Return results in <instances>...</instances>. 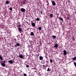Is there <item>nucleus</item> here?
Segmentation results:
<instances>
[{
  "label": "nucleus",
  "mask_w": 76,
  "mask_h": 76,
  "mask_svg": "<svg viewBox=\"0 0 76 76\" xmlns=\"http://www.w3.org/2000/svg\"><path fill=\"white\" fill-rule=\"evenodd\" d=\"M43 67H45L46 68V67H48V65L47 64L46 66H45V65H43Z\"/></svg>",
  "instance_id": "19"
},
{
  "label": "nucleus",
  "mask_w": 76,
  "mask_h": 76,
  "mask_svg": "<svg viewBox=\"0 0 76 76\" xmlns=\"http://www.w3.org/2000/svg\"><path fill=\"white\" fill-rule=\"evenodd\" d=\"M19 57L20 58H23V56L22 55H20Z\"/></svg>",
  "instance_id": "8"
},
{
  "label": "nucleus",
  "mask_w": 76,
  "mask_h": 76,
  "mask_svg": "<svg viewBox=\"0 0 76 76\" xmlns=\"http://www.w3.org/2000/svg\"><path fill=\"white\" fill-rule=\"evenodd\" d=\"M23 75H24V76H26L27 75H26V74H24Z\"/></svg>",
  "instance_id": "29"
},
{
  "label": "nucleus",
  "mask_w": 76,
  "mask_h": 76,
  "mask_svg": "<svg viewBox=\"0 0 76 76\" xmlns=\"http://www.w3.org/2000/svg\"><path fill=\"white\" fill-rule=\"evenodd\" d=\"M76 57H75L73 58H72V60H74V61H75V60H76Z\"/></svg>",
  "instance_id": "13"
},
{
  "label": "nucleus",
  "mask_w": 76,
  "mask_h": 76,
  "mask_svg": "<svg viewBox=\"0 0 76 76\" xmlns=\"http://www.w3.org/2000/svg\"><path fill=\"white\" fill-rule=\"evenodd\" d=\"M30 43H32V41H30Z\"/></svg>",
  "instance_id": "33"
},
{
  "label": "nucleus",
  "mask_w": 76,
  "mask_h": 76,
  "mask_svg": "<svg viewBox=\"0 0 76 76\" xmlns=\"http://www.w3.org/2000/svg\"><path fill=\"white\" fill-rule=\"evenodd\" d=\"M53 38H56V36L53 35L52 36Z\"/></svg>",
  "instance_id": "16"
},
{
  "label": "nucleus",
  "mask_w": 76,
  "mask_h": 76,
  "mask_svg": "<svg viewBox=\"0 0 76 76\" xmlns=\"http://www.w3.org/2000/svg\"><path fill=\"white\" fill-rule=\"evenodd\" d=\"M21 27V26H20V25H19L18 26V27H19V28H20V27Z\"/></svg>",
  "instance_id": "28"
},
{
  "label": "nucleus",
  "mask_w": 76,
  "mask_h": 76,
  "mask_svg": "<svg viewBox=\"0 0 76 76\" xmlns=\"http://www.w3.org/2000/svg\"><path fill=\"white\" fill-rule=\"evenodd\" d=\"M40 13H41V14H42V11H40Z\"/></svg>",
  "instance_id": "31"
},
{
  "label": "nucleus",
  "mask_w": 76,
  "mask_h": 76,
  "mask_svg": "<svg viewBox=\"0 0 76 76\" xmlns=\"http://www.w3.org/2000/svg\"><path fill=\"white\" fill-rule=\"evenodd\" d=\"M21 35H22V34H21Z\"/></svg>",
  "instance_id": "39"
},
{
  "label": "nucleus",
  "mask_w": 76,
  "mask_h": 76,
  "mask_svg": "<svg viewBox=\"0 0 76 76\" xmlns=\"http://www.w3.org/2000/svg\"><path fill=\"white\" fill-rule=\"evenodd\" d=\"M46 58H48V57L47 56H45Z\"/></svg>",
  "instance_id": "34"
},
{
  "label": "nucleus",
  "mask_w": 76,
  "mask_h": 76,
  "mask_svg": "<svg viewBox=\"0 0 76 76\" xmlns=\"http://www.w3.org/2000/svg\"><path fill=\"white\" fill-rule=\"evenodd\" d=\"M44 64L45 63V62H44Z\"/></svg>",
  "instance_id": "38"
},
{
  "label": "nucleus",
  "mask_w": 76,
  "mask_h": 76,
  "mask_svg": "<svg viewBox=\"0 0 76 76\" xmlns=\"http://www.w3.org/2000/svg\"><path fill=\"white\" fill-rule=\"evenodd\" d=\"M52 4L53 5V6H55L56 4V3L54 2V1H53L52 2Z\"/></svg>",
  "instance_id": "7"
},
{
  "label": "nucleus",
  "mask_w": 76,
  "mask_h": 76,
  "mask_svg": "<svg viewBox=\"0 0 76 76\" xmlns=\"http://www.w3.org/2000/svg\"><path fill=\"white\" fill-rule=\"evenodd\" d=\"M17 46H20V44L18 43L17 44Z\"/></svg>",
  "instance_id": "25"
},
{
  "label": "nucleus",
  "mask_w": 76,
  "mask_h": 76,
  "mask_svg": "<svg viewBox=\"0 0 76 76\" xmlns=\"http://www.w3.org/2000/svg\"><path fill=\"white\" fill-rule=\"evenodd\" d=\"M10 10H12V7H10Z\"/></svg>",
  "instance_id": "26"
},
{
  "label": "nucleus",
  "mask_w": 76,
  "mask_h": 76,
  "mask_svg": "<svg viewBox=\"0 0 76 76\" xmlns=\"http://www.w3.org/2000/svg\"><path fill=\"white\" fill-rule=\"evenodd\" d=\"M50 63H53V60L50 59Z\"/></svg>",
  "instance_id": "20"
},
{
  "label": "nucleus",
  "mask_w": 76,
  "mask_h": 76,
  "mask_svg": "<svg viewBox=\"0 0 76 76\" xmlns=\"http://www.w3.org/2000/svg\"><path fill=\"white\" fill-rule=\"evenodd\" d=\"M74 64L75 67H76V63L75 62H74Z\"/></svg>",
  "instance_id": "23"
},
{
  "label": "nucleus",
  "mask_w": 76,
  "mask_h": 76,
  "mask_svg": "<svg viewBox=\"0 0 76 76\" xmlns=\"http://www.w3.org/2000/svg\"><path fill=\"white\" fill-rule=\"evenodd\" d=\"M3 63L2 62H1V65L2 66H3V67H5L6 66V64H5V63H6V60L4 61Z\"/></svg>",
  "instance_id": "1"
},
{
  "label": "nucleus",
  "mask_w": 76,
  "mask_h": 76,
  "mask_svg": "<svg viewBox=\"0 0 76 76\" xmlns=\"http://www.w3.org/2000/svg\"><path fill=\"white\" fill-rule=\"evenodd\" d=\"M18 47V46L17 45V44L15 45V47Z\"/></svg>",
  "instance_id": "32"
},
{
  "label": "nucleus",
  "mask_w": 76,
  "mask_h": 76,
  "mask_svg": "<svg viewBox=\"0 0 76 76\" xmlns=\"http://www.w3.org/2000/svg\"><path fill=\"white\" fill-rule=\"evenodd\" d=\"M49 67H50V66H49Z\"/></svg>",
  "instance_id": "41"
},
{
  "label": "nucleus",
  "mask_w": 76,
  "mask_h": 76,
  "mask_svg": "<svg viewBox=\"0 0 76 76\" xmlns=\"http://www.w3.org/2000/svg\"><path fill=\"white\" fill-rule=\"evenodd\" d=\"M67 19H68V20H69V18H67Z\"/></svg>",
  "instance_id": "35"
},
{
  "label": "nucleus",
  "mask_w": 76,
  "mask_h": 76,
  "mask_svg": "<svg viewBox=\"0 0 76 76\" xmlns=\"http://www.w3.org/2000/svg\"><path fill=\"white\" fill-rule=\"evenodd\" d=\"M39 58L40 60H43V57L41 56L39 57Z\"/></svg>",
  "instance_id": "5"
},
{
  "label": "nucleus",
  "mask_w": 76,
  "mask_h": 76,
  "mask_svg": "<svg viewBox=\"0 0 76 76\" xmlns=\"http://www.w3.org/2000/svg\"><path fill=\"white\" fill-rule=\"evenodd\" d=\"M25 9L23 8H22L21 9V11L22 12H25Z\"/></svg>",
  "instance_id": "4"
},
{
  "label": "nucleus",
  "mask_w": 76,
  "mask_h": 76,
  "mask_svg": "<svg viewBox=\"0 0 76 76\" xmlns=\"http://www.w3.org/2000/svg\"><path fill=\"white\" fill-rule=\"evenodd\" d=\"M30 35H31V36H34V32H31Z\"/></svg>",
  "instance_id": "10"
},
{
  "label": "nucleus",
  "mask_w": 76,
  "mask_h": 76,
  "mask_svg": "<svg viewBox=\"0 0 76 76\" xmlns=\"http://www.w3.org/2000/svg\"><path fill=\"white\" fill-rule=\"evenodd\" d=\"M26 67L28 68V67H29V65H27L26 66Z\"/></svg>",
  "instance_id": "30"
},
{
  "label": "nucleus",
  "mask_w": 76,
  "mask_h": 76,
  "mask_svg": "<svg viewBox=\"0 0 76 76\" xmlns=\"http://www.w3.org/2000/svg\"><path fill=\"white\" fill-rule=\"evenodd\" d=\"M50 17H51V18H52V17H53V14H50Z\"/></svg>",
  "instance_id": "15"
},
{
  "label": "nucleus",
  "mask_w": 76,
  "mask_h": 76,
  "mask_svg": "<svg viewBox=\"0 0 76 76\" xmlns=\"http://www.w3.org/2000/svg\"><path fill=\"white\" fill-rule=\"evenodd\" d=\"M57 48L58 47V44H55V46H54V48Z\"/></svg>",
  "instance_id": "11"
},
{
  "label": "nucleus",
  "mask_w": 76,
  "mask_h": 76,
  "mask_svg": "<svg viewBox=\"0 0 76 76\" xmlns=\"http://www.w3.org/2000/svg\"><path fill=\"white\" fill-rule=\"evenodd\" d=\"M43 69L44 70H46V68L44 66L43 67Z\"/></svg>",
  "instance_id": "22"
},
{
  "label": "nucleus",
  "mask_w": 76,
  "mask_h": 76,
  "mask_svg": "<svg viewBox=\"0 0 76 76\" xmlns=\"http://www.w3.org/2000/svg\"><path fill=\"white\" fill-rule=\"evenodd\" d=\"M6 4H7L9 3V2L8 1H7L6 2Z\"/></svg>",
  "instance_id": "17"
},
{
  "label": "nucleus",
  "mask_w": 76,
  "mask_h": 76,
  "mask_svg": "<svg viewBox=\"0 0 76 76\" xmlns=\"http://www.w3.org/2000/svg\"><path fill=\"white\" fill-rule=\"evenodd\" d=\"M23 1H24V0H23Z\"/></svg>",
  "instance_id": "40"
},
{
  "label": "nucleus",
  "mask_w": 76,
  "mask_h": 76,
  "mask_svg": "<svg viewBox=\"0 0 76 76\" xmlns=\"http://www.w3.org/2000/svg\"><path fill=\"white\" fill-rule=\"evenodd\" d=\"M38 29L39 31L41 30V27H39L38 28Z\"/></svg>",
  "instance_id": "18"
},
{
  "label": "nucleus",
  "mask_w": 76,
  "mask_h": 76,
  "mask_svg": "<svg viewBox=\"0 0 76 76\" xmlns=\"http://www.w3.org/2000/svg\"><path fill=\"white\" fill-rule=\"evenodd\" d=\"M48 62H49V61H46V62L47 63H48Z\"/></svg>",
  "instance_id": "27"
},
{
  "label": "nucleus",
  "mask_w": 76,
  "mask_h": 76,
  "mask_svg": "<svg viewBox=\"0 0 76 76\" xmlns=\"http://www.w3.org/2000/svg\"><path fill=\"white\" fill-rule=\"evenodd\" d=\"M59 19L61 20L62 21V22H63V19L61 17H59Z\"/></svg>",
  "instance_id": "14"
},
{
  "label": "nucleus",
  "mask_w": 76,
  "mask_h": 76,
  "mask_svg": "<svg viewBox=\"0 0 76 76\" xmlns=\"http://www.w3.org/2000/svg\"><path fill=\"white\" fill-rule=\"evenodd\" d=\"M31 24L32 25V26L33 27H34V26H35V23L33 22H31Z\"/></svg>",
  "instance_id": "2"
},
{
  "label": "nucleus",
  "mask_w": 76,
  "mask_h": 76,
  "mask_svg": "<svg viewBox=\"0 0 76 76\" xmlns=\"http://www.w3.org/2000/svg\"><path fill=\"white\" fill-rule=\"evenodd\" d=\"M0 59L1 60H3V59L2 58V56H1V55H0Z\"/></svg>",
  "instance_id": "12"
},
{
  "label": "nucleus",
  "mask_w": 76,
  "mask_h": 76,
  "mask_svg": "<svg viewBox=\"0 0 76 76\" xmlns=\"http://www.w3.org/2000/svg\"><path fill=\"white\" fill-rule=\"evenodd\" d=\"M18 30L19 32H20V33H21V32H23V31H22V28H18Z\"/></svg>",
  "instance_id": "3"
},
{
  "label": "nucleus",
  "mask_w": 76,
  "mask_h": 76,
  "mask_svg": "<svg viewBox=\"0 0 76 76\" xmlns=\"http://www.w3.org/2000/svg\"><path fill=\"white\" fill-rule=\"evenodd\" d=\"M36 20L39 21V18H37L36 19Z\"/></svg>",
  "instance_id": "24"
},
{
  "label": "nucleus",
  "mask_w": 76,
  "mask_h": 76,
  "mask_svg": "<svg viewBox=\"0 0 76 76\" xmlns=\"http://www.w3.org/2000/svg\"><path fill=\"white\" fill-rule=\"evenodd\" d=\"M14 40H15V41H16V39H14Z\"/></svg>",
  "instance_id": "36"
},
{
  "label": "nucleus",
  "mask_w": 76,
  "mask_h": 76,
  "mask_svg": "<svg viewBox=\"0 0 76 76\" xmlns=\"http://www.w3.org/2000/svg\"><path fill=\"white\" fill-rule=\"evenodd\" d=\"M23 4H25L24 3H23Z\"/></svg>",
  "instance_id": "37"
},
{
  "label": "nucleus",
  "mask_w": 76,
  "mask_h": 76,
  "mask_svg": "<svg viewBox=\"0 0 76 76\" xmlns=\"http://www.w3.org/2000/svg\"><path fill=\"white\" fill-rule=\"evenodd\" d=\"M8 62L9 63H10V64H13V61H12V60L8 61Z\"/></svg>",
  "instance_id": "9"
},
{
  "label": "nucleus",
  "mask_w": 76,
  "mask_h": 76,
  "mask_svg": "<svg viewBox=\"0 0 76 76\" xmlns=\"http://www.w3.org/2000/svg\"><path fill=\"white\" fill-rule=\"evenodd\" d=\"M47 71L48 72H49V71H50V68H48Z\"/></svg>",
  "instance_id": "21"
},
{
  "label": "nucleus",
  "mask_w": 76,
  "mask_h": 76,
  "mask_svg": "<svg viewBox=\"0 0 76 76\" xmlns=\"http://www.w3.org/2000/svg\"><path fill=\"white\" fill-rule=\"evenodd\" d=\"M64 52V55H66L67 54V52L66 51V50H64L63 51Z\"/></svg>",
  "instance_id": "6"
}]
</instances>
